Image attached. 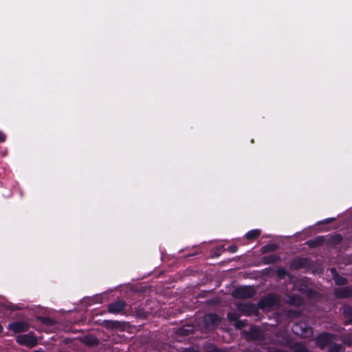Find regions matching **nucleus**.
Masks as SVG:
<instances>
[{
	"instance_id": "10",
	"label": "nucleus",
	"mask_w": 352,
	"mask_h": 352,
	"mask_svg": "<svg viewBox=\"0 0 352 352\" xmlns=\"http://www.w3.org/2000/svg\"><path fill=\"white\" fill-rule=\"evenodd\" d=\"M310 259L307 257H297L292 260L289 267L292 270H298L309 265Z\"/></svg>"
},
{
	"instance_id": "17",
	"label": "nucleus",
	"mask_w": 352,
	"mask_h": 352,
	"mask_svg": "<svg viewBox=\"0 0 352 352\" xmlns=\"http://www.w3.org/2000/svg\"><path fill=\"white\" fill-rule=\"evenodd\" d=\"M343 316L346 319L344 322L345 325L352 324V307L349 305H346L343 309Z\"/></svg>"
},
{
	"instance_id": "4",
	"label": "nucleus",
	"mask_w": 352,
	"mask_h": 352,
	"mask_svg": "<svg viewBox=\"0 0 352 352\" xmlns=\"http://www.w3.org/2000/svg\"><path fill=\"white\" fill-rule=\"evenodd\" d=\"M336 336L329 332H323L318 335L315 338L316 344L320 349H324L329 346L335 340Z\"/></svg>"
},
{
	"instance_id": "33",
	"label": "nucleus",
	"mask_w": 352,
	"mask_h": 352,
	"mask_svg": "<svg viewBox=\"0 0 352 352\" xmlns=\"http://www.w3.org/2000/svg\"><path fill=\"white\" fill-rule=\"evenodd\" d=\"M335 221V218H327L322 221V223H329Z\"/></svg>"
},
{
	"instance_id": "7",
	"label": "nucleus",
	"mask_w": 352,
	"mask_h": 352,
	"mask_svg": "<svg viewBox=\"0 0 352 352\" xmlns=\"http://www.w3.org/2000/svg\"><path fill=\"white\" fill-rule=\"evenodd\" d=\"M126 305L125 300H117L107 305V312L116 315L124 314Z\"/></svg>"
},
{
	"instance_id": "32",
	"label": "nucleus",
	"mask_w": 352,
	"mask_h": 352,
	"mask_svg": "<svg viewBox=\"0 0 352 352\" xmlns=\"http://www.w3.org/2000/svg\"><path fill=\"white\" fill-rule=\"evenodd\" d=\"M179 331V333L181 335H184V336H187L188 335V333H187L188 330L186 329L184 327L180 328Z\"/></svg>"
},
{
	"instance_id": "25",
	"label": "nucleus",
	"mask_w": 352,
	"mask_h": 352,
	"mask_svg": "<svg viewBox=\"0 0 352 352\" xmlns=\"http://www.w3.org/2000/svg\"><path fill=\"white\" fill-rule=\"evenodd\" d=\"M227 318L230 322H236L239 319V314L234 311H229Z\"/></svg>"
},
{
	"instance_id": "9",
	"label": "nucleus",
	"mask_w": 352,
	"mask_h": 352,
	"mask_svg": "<svg viewBox=\"0 0 352 352\" xmlns=\"http://www.w3.org/2000/svg\"><path fill=\"white\" fill-rule=\"evenodd\" d=\"M8 329L14 333H20L28 331L30 329V324L28 322L24 320L15 321L10 323L8 326Z\"/></svg>"
},
{
	"instance_id": "18",
	"label": "nucleus",
	"mask_w": 352,
	"mask_h": 352,
	"mask_svg": "<svg viewBox=\"0 0 352 352\" xmlns=\"http://www.w3.org/2000/svg\"><path fill=\"white\" fill-rule=\"evenodd\" d=\"M343 241V236L341 234H335L330 236L328 244L330 246L336 247L342 243Z\"/></svg>"
},
{
	"instance_id": "8",
	"label": "nucleus",
	"mask_w": 352,
	"mask_h": 352,
	"mask_svg": "<svg viewBox=\"0 0 352 352\" xmlns=\"http://www.w3.org/2000/svg\"><path fill=\"white\" fill-rule=\"evenodd\" d=\"M221 318L216 314H206L203 318V325L206 329H214L221 322Z\"/></svg>"
},
{
	"instance_id": "30",
	"label": "nucleus",
	"mask_w": 352,
	"mask_h": 352,
	"mask_svg": "<svg viewBox=\"0 0 352 352\" xmlns=\"http://www.w3.org/2000/svg\"><path fill=\"white\" fill-rule=\"evenodd\" d=\"M208 352H221V350L215 345H212L208 348Z\"/></svg>"
},
{
	"instance_id": "24",
	"label": "nucleus",
	"mask_w": 352,
	"mask_h": 352,
	"mask_svg": "<svg viewBox=\"0 0 352 352\" xmlns=\"http://www.w3.org/2000/svg\"><path fill=\"white\" fill-rule=\"evenodd\" d=\"M344 349L342 344L331 342L329 346L328 352H342Z\"/></svg>"
},
{
	"instance_id": "29",
	"label": "nucleus",
	"mask_w": 352,
	"mask_h": 352,
	"mask_svg": "<svg viewBox=\"0 0 352 352\" xmlns=\"http://www.w3.org/2000/svg\"><path fill=\"white\" fill-rule=\"evenodd\" d=\"M227 250L231 253H234L238 250V247L236 245H229Z\"/></svg>"
},
{
	"instance_id": "2",
	"label": "nucleus",
	"mask_w": 352,
	"mask_h": 352,
	"mask_svg": "<svg viewBox=\"0 0 352 352\" xmlns=\"http://www.w3.org/2000/svg\"><path fill=\"white\" fill-rule=\"evenodd\" d=\"M256 294V290L253 286L244 285L236 287L232 292L235 298L246 299L252 298Z\"/></svg>"
},
{
	"instance_id": "20",
	"label": "nucleus",
	"mask_w": 352,
	"mask_h": 352,
	"mask_svg": "<svg viewBox=\"0 0 352 352\" xmlns=\"http://www.w3.org/2000/svg\"><path fill=\"white\" fill-rule=\"evenodd\" d=\"M280 261V256L276 254H270L264 256L263 262L264 264H274Z\"/></svg>"
},
{
	"instance_id": "13",
	"label": "nucleus",
	"mask_w": 352,
	"mask_h": 352,
	"mask_svg": "<svg viewBox=\"0 0 352 352\" xmlns=\"http://www.w3.org/2000/svg\"><path fill=\"white\" fill-rule=\"evenodd\" d=\"M337 298L345 299L352 296V287H338L334 290Z\"/></svg>"
},
{
	"instance_id": "27",
	"label": "nucleus",
	"mask_w": 352,
	"mask_h": 352,
	"mask_svg": "<svg viewBox=\"0 0 352 352\" xmlns=\"http://www.w3.org/2000/svg\"><path fill=\"white\" fill-rule=\"evenodd\" d=\"M234 327L237 329H241L243 328H244L246 325H247V321L246 320H238L235 323H234Z\"/></svg>"
},
{
	"instance_id": "19",
	"label": "nucleus",
	"mask_w": 352,
	"mask_h": 352,
	"mask_svg": "<svg viewBox=\"0 0 352 352\" xmlns=\"http://www.w3.org/2000/svg\"><path fill=\"white\" fill-rule=\"evenodd\" d=\"M324 241V236H320L314 239L309 240L306 242V244L310 248H316L323 245Z\"/></svg>"
},
{
	"instance_id": "22",
	"label": "nucleus",
	"mask_w": 352,
	"mask_h": 352,
	"mask_svg": "<svg viewBox=\"0 0 352 352\" xmlns=\"http://www.w3.org/2000/svg\"><path fill=\"white\" fill-rule=\"evenodd\" d=\"M261 233V231L259 229L252 230L246 233L245 237L248 240L252 241L258 238L260 236Z\"/></svg>"
},
{
	"instance_id": "16",
	"label": "nucleus",
	"mask_w": 352,
	"mask_h": 352,
	"mask_svg": "<svg viewBox=\"0 0 352 352\" xmlns=\"http://www.w3.org/2000/svg\"><path fill=\"white\" fill-rule=\"evenodd\" d=\"M288 303L296 307H300L305 304V300L300 295L293 294L289 296Z\"/></svg>"
},
{
	"instance_id": "3",
	"label": "nucleus",
	"mask_w": 352,
	"mask_h": 352,
	"mask_svg": "<svg viewBox=\"0 0 352 352\" xmlns=\"http://www.w3.org/2000/svg\"><path fill=\"white\" fill-rule=\"evenodd\" d=\"M236 309L240 313L247 316H257L259 314L258 305L251 302L239 303Z\"/></svg>"
},
{
	"instance_id": "6",
	"label": "nucleus",
	"mask_w": 352,
	"mask_h": 352,
	"mask_svg": "<svg viewBox=\"0 0 352 352\" xmlns=\"http://www.w3.org/2000/svg\"><path fill=\"white\" fill-rule=\"evenodd\" d=\"M16 342L20 345L30 347L35 346L37 344V340L32 332L17 336Z\"/></svg>"
},
{
	"instance_id": "23",
	"label": "nucleus",
	"mask_w": 352,
	"mask_h": 352,
	"mask_svg": "<svg viewBox=\"0 0 352 352\" xmlns=\"http://www.w3.org/2000/svg\"><path fill=\"white\" fill-rule=\"evenodd\" d=\"M278 246L274 243H269L263 246L261 249L262 254H266L267 252H274L277 250Z\"/></svg>"
},
{
	"instance_id": "28",
	"label": "nucleus",
	"mask_w": 352,
	"mask_h": 352,
	"mask_svg": "<svg viewBox=\"0 0 352 352\" xmlns=\"http://www.w3.org/2000/svg\"><path fill=\"white\" fill-rule=\"evenodd\" d=\"M98 342L99 340L95 337H91L86 341V343L91 346L97 345Z\"/></svg>"
},
{
	"instance_id": "35",
	"label": "nucleus",
	"mask_w": 352,
	"mask_h": 352,
	"mask_svg": "<svg viewBox=\"0 0 352 352\" xmlns=\"http://www.w3.org/2000/svg\"><path fill=\"white\" fill-rule=\"evenodd\" d=\"M247 352H260V351H253L250 350V351H248Z\"/></svg>"
},
{
	"instance_id": "11",
	"label": "nucleus",
	"mask_w": 352,
	"mask_h": 352,
	"mask_svg": "<svg viewBox=\"0 0 352 352\" xmlns=\"http://www.w3.org/2000/svg\"><path fill=\"white\" fill-rule=\"evenodd\" d=\"M101 325L108 330H124L126 322L118 320H104L102 322Z\"/></svg>"
},
{
	"instance_id": "12",
	"label": "nucleus",
	"mask_w": 352,
	"mask_h": 352,
	"mask_svg": "<svg viewBox=\"0 0 352 352\" xmlns=\"http://www.w3.org/2000/svg\"><path fill=\"white\" fill-rule=\"evenodd\" d=\"M298 291L301 293L302 294L306 295L307 298L309 299H314L316 298L318 293L314 290V289L309 287L306 283H300L298 285Z\"/></svg>"
},
{
	"instance_id": "26",
	"label": "nucleus",
	"mask_w": 352,
	"mask_h": 352,
	"mask_svg": "<svg viewBox=\"0 0 352 352\" xmlns=\"http://www.w3.org/2000/svg\"><path fill=\"white\" fill-rule=\"evenodd\" d=\"M276 274L279 278L283 279L285 278V276L288 275V272L287 271L286 269L283 267H280L277 270Z\"/></svg>"
},
{
	"instance_id": "1",
	"label": "nucleus",
	"mask_w": 352,
	"mask_h": 352,
	"mask_svg": "<svg viewBox=\"0 0 352 352\" xmlns=\"http://www.w3.org/2000/svg\"><path fill=\"white\" fill-rule=\"evenodd\" d=\"M293 333L304 338H309L313 335V329L307 322L300 321L292 327Z\"/></svg>"
},
{
	"instance_id": "36",
	"label": "nucleus",
	"mask_w": 352,
	"mask_h": 352,
	"mask_svg": "<svg viewBox=\"0 0 352 352\" xmlns=\"http://www.w3.org/2000/svg\"><path fill=\"white\" fill-rule=\"evenodd\" d=\"M3 183L0 181V188L2 187Z\"/></svg>"
},
{
	"instance_id": "15",
	"label": "nucleus",
	"mask_w": 352,
	"mask_h": 352,
	"mask_svg": "<svg viewBox=\"0 0 352 352\" xmlns=\"http://www.w3.org/2000/svg\"><path fill=\"white\" fill-rule=\"evenodd\" d=\"M330 271L336 285L342 286L348 283V279L340 275L336 268H331Z\"/></svg>"
},
{
	"instance_id": "5",
	"label": "nucleus",
	"mask_w": 352,
	"mask_h": 352,
	"mask_svg": "<svg viewBox=\"0 0 352 352\" xmlns=\"http://www.w3.org/2000/svg\"><path fill=\"white\" fill-rule=\"evenodd\" d=\"M279 300L278 297L274 294H268L265 297L262 298L258 302L257 305L258 309L265 310L271 309L275 305H278Z\"/></svg>"
},
{
	"instance_id": "34",
	"label": "nucleus",
	"mask_w": 352,
	"mask_h": 352,
	"mask_svg": "<svg viewBox=\"0 0 352 352\" xmlns=\"http://www.w3.org/2000/svg\"><path fill=\"white\" fill-rule=\"evenodd\" d=\"M3 330V326L0 324V333H2Z\"/></svg>"
},
{
	"instance_id": "21",
	"label": "nucleus",
	"mask_w": 352,
	"mask_h": 352,
	"mask_svg": "<svg viewBox=\"0 0 352 352\" xmlns=\"http://www.w3.org/2000/svg\"><path fill=\"white\" fill-rule=\"evenodd\" d=\"M36 319L43 324L48 327H52L56 324V321L54 319L47 316H39L36 317Z\"/></svg>"
},
{
	"instance_id": "14",
	"label": "nucleus",
	"mask_w": 352,
	"mask_h": 352,
	"mask_svg": "<svg viewBox=\"0 0 352 352\" xmlns=\"http://www.w3.org/2000/svg\"><path fill=\"white\" fill-rule=\"evenodd\" d=\"M247 336L250 340H260L263 338V333L261 330L256 327H252L250 330L246 332Z\"/></svg>"
},
{
	"instance_id": "37",
	"label": "nucleus",
	"mask_w": 352,
	"mask_h": 352,
	"mask_svg": "<svg viewBox=\"0 0 352 352\" xmlns=\"http://www.w3.org/2000/svg\"><path fill=\"white\" fill-rule=\"evenodd\" d=\"M34 352H42L41 351H34Z\"/></svg>"
},
{
	"instance_id": "31",
	"label": "nucleus",
	"mask_w": 352,
	"mask_h": 352,
	"mask_svg": "<svg viewBox=\"0 0 352 352\" xmlns=\"http://www.w3.org/2000/svg\"><path fill=\"white\" fill-rule=\"evenodd\" d=\"M6 140V135L0 131V143L4 142Z\"/></svg>"
}]
</instances>
